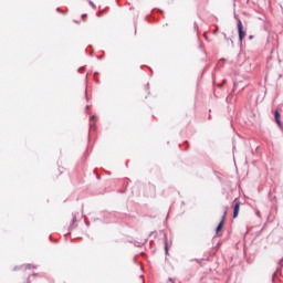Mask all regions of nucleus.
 <instances>
[{
  "label": "nucleus",
  "mask_w": 283,
  "mask_h": 283,
  "mask_svg": "<svg viewBox=\"0 0 283 283\" xmlns=\"http://www.w3.org/2000/svg\"><path fill=\"white\" fill-rule=\"evenodd\" d=\"M218 32V29L217 30H214V34Z\"/></svg>",
  "instance_id": "6"
},
{
  "label": "nucleus",
  "mask_w": 283,
  "mask_h": 283,
  "mask_svg": "<svg viewBox=\"0 0 283 283\" xmlns=\"http://www.w3.org/2000/svg\"><path fill=\"white\" fill-rule=\"evenodd\" d=\"M27 283H30V281H29V280H27Z\"/></svg>",
  "instance_id": "7"
},
{
  "label": "nucleus",
  "mask_w": 283,
  "mask_h": 283,
  "mask_svg": "<svg viewBox=\"0 0 283 283\" xmlns=\"http://www.w3.org/2000/svg\"><path fill=\"white\" fill-rule=\"evenodd\" d=\"M238 32H239V40L242 43V41H244V36H247V32H244V28L242 27V21L238 20Z\"/></svg>",
  "instance_id": "1"
},
{
  "label": "nucleus",
  "mask_w": 283,
  "mask_h": 283,
  "mask_svg": "<svg viewBox=\"0 0 283 283\" xmlns=\"http://www.w3.org/2000/svg\"><path fill=\"white\" fill-rule=\"evenodd\" d=\"M224 220H227V211L223 212V216L221 218V221L219 222L216 231H217V235H220V232L222 231V227H224Z\"/></svg>",
  "instance_id": "2"
},
{
  "label": "nucleus",
  "mask_w": 283,
  "mask_h": 283,
  "mask_svg": "<svg viewBox=\"0 0 283 283\" xmlns=\"http://www.w3.org/2000/svg\"><path fill=\"white\" fill-rule=\"evenodd\" d=\"M239 213H240V201L234 203V207H233V218H238Z\"/></svg>",
  "instance_id": "3"
},
{
  "label": "nucleus",
  "mask_w": 283,
  "mask_h": 283,
  "mask_svg": "<svg viewBox=\"0 0 283 283\" xmlns=\"http://www.w3.org/2000/svg\"><path fill=\"white\" fill-rule=\"evenodd\" d=\"M165 251H166V253L169 252V248L167 247V243H166V245H165Z\"/></svg>",
  "instance_id": "5"
},
{
  "label": "nucleus",
  "mask_w": 283,
  "mask_h": 283,
  "mask_svg": "<svg viewBox=\"0 0 283 283\" xmlns=\"http://www.w3.org/2000/svg\"><path fill=\"white\" fill-rule=\"evenodd\" d=\"M274 118H275L276 124L279 125V127H282V122L280 120V112L275 111Z\"/></svg>",
  "instance_id": "4"
}]
</instances>
